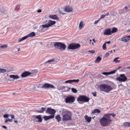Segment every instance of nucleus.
Instances as JSON below:
<instances>
[{"instance_id": "1", "label": "nucleus", "mask_w": 130, "mask_h": 130, "mask_svg": "<svg viewBox=\"0 0 130 130\" xmlns=\"http://www.w3.org/2000/svg\"><path fill=\"white\" fill-rule=\"evenodd\" d=\"M116 116L114 113L106 114L100 119V122L101 125L103 127L107 126L112 121V119Z\"/></svg>"}, {"instance_id": "2", "label": "nucleus", "mask_w": 130, "mask_h": 130, "mask_svg": "<svg viewBox=\"0 0 130 130\" xmlns=\"http://www.w3.org/2000/svg\"><path fill=\"white\" fill-rule=\"evenodd\" d=\"M59 112V113L62 116L63 121H67L71 119L72 113L68 110L63 108H61Z\"/></svg>"}, {"instance_id": "3", "label": "nucleus", "mask_w": 130, "mask_h": 130, "mask_svg": "<svg viewBox=\"0 0 130 130\" xmlns=\"http://www.w3.org/2000/svg\"><path fill=\"white\" fill-rule=\"evenodd\" d=\"M101 91L108 93L112 89L111 86L108 85L103 84H101L99 86Z\"/></svg>"}, {"instance_id": "4", "label": "nucleus", "mask_w": 130, "mask_h": 130, "mask_svg": "<svg viewBox=\"0 0 130 130\" xmlns=\"http://www.w3.org/2000/svg\"><path fill=\"white\" fill-rule=\"evenodd\" d=\"M54 44V46L55 48L61 51L64 50L66 48V45L61 42H55Z\"/></svg>"}, {"instance_id": "5", "label": "nucleus", "mask_w": 130, "mask_h": 130, "mask_svg": "<svg viewBox=\"0 0 130 130\" xmlns=\"http://www.w3.org/2000/svg\"><path fill=\"white\" fill-rule=\"evenodd\" d=\"M35 32H30L29 34H28L26 36H24L21 38L19 39L18 41V42H20L29 37H32L34 36H35Z\"/></svg>"}, {"instance_id": "6", "label": "nucleus", "mask_w": 130, "mask_h": 130, "mask_svg": "<svg viewBox=\"0 0 130 130\" xmlns=\"http://www.w3.org/2000/svg\"><path fill=\"white\" fill-rule=\"evenodd\" d=\"M80 46V45L79 44L73 43L70 44L68 48L70 49L74 50L79 48Z\"/></svg>"}, {"instance_id": "7", "label": "nucleus", "mask_w": 130, "mask_h": 130, "mask_svg": "<svg viewBox=\"0 0 130 130\" xmlns=\"http://www.w3.org/2000/svg\"><path fill=\"white\" fill-rule=\"evenodd\" d=\"M116 79L120 82H124L127 79V78L124 74H120L119 76Z\"/></svg>"}, {"instance_id": "8", "label": "nucleus", "mask_w": 130, "mask_h": 130, "mask_svg": "<svg viewBox=\"0 0 130 130\" xmlns=\"http://www.w3.org/2000/svg\"><path fill=\"white\" fill-rule=\"evenodd\" d=\"M89 100V98L84 95L79 96L77 99V100L78 101H83L84 102H88Z\"/></svg>"}, {"instance_id": "9", "label": "nucleus", "mask_w": 130, "mask_h": 130, "mask_svg": "<svg viewBox=\"0 0 130 130\" xmlns=\"http://www.w3.org/2000/svg\"><path fill=\"white\" fill-rule=\"evenodd\" d=\"M74 97L73 96H68L65 98V101L66 103H71L75 101Z\"/></svg>"}, {"instance_id": "10", "label": "nucleus", "mask_w": 130, "mask_h": 130, "mask_svg": "<svg viewBox=\"0 0 130 130\" xmlns=\"http://www.w3.org/2000/svg\"><path fill=\"white\" fill-rule=\"evenodd\" d=\"M42 88L46 89L49 88L55 89V87L53 85L50 84L45 83L41 87Z\"/></svg>"}, {"instance_id": "11", "label": "nucleus", "mask_w": 130, "mask_h": 130, "mask_svg": "<svg viewBox=\"0 0 130 130\" xmlns=\"http://www.w3.org/2000/svg\"><path fill=\"white\" fill-rule=\"evenodd\" d=\"M46 112L50 114H54L55 113L56 111L54 109H52L51 108L49 107L47 108Z\"/></svg>"}, {"instance_id": "12", "label": "nucleus", "mask_w": 130, "mask_h": 130, "mask_svg": "<svg viewBox=\"0 0 130 130\" xmlns=\"http://www.w3.org/2000/svg\"><path fill=\"white\" fill-rule=\"evenodd\" d=\"M34 117L36 118V119L34 120L35 121H37L39 122H41L42 119L40 115L38 116L34 115Z\"/></svg>"}, {"instance_id": "13", "label": "nucleus", "mask_w": 130, "mask_h": 130, "mask_svg": "<svg viewBox=\"0 0 130 130\" xmlns=\"http://www.w3.org/2000/svg\"><path fill=\"white\" fill-rule=\"evenodd\" d=\"M130 40V36L124 37L121 39V41L125 42H127Z\"/></svg>"}, {"instance_id": "14", "label": "nucleus", "mask_w": 130, "mask_h": 130, "mask_svg": "<svg viewBox=\"0 0 130 130\" xmlns=\"http://www.w3.org/2000/svg\"><path fill=\"white\" fill-rule=\"evenodd\" d=\"M104 34L107 35H111V29H105L104 30Z\"/></svg>"}, {"instance_id": "15", "label": "nucleus", "mask_w": 130, "mask_h": 130, "mask_svg": "<svg viewBox=\"0 0 130 130\" xmlns=\"http://www.w3.org/2000/svg\"><path fill=\"white\" fill-rule=\"evenodd\" d=\"M31 73L28 71H25L21 75V76L22 77H25L27 76H29L31 74Z\"/></svg>"}, {"instance_id": "16", "label": "nucleus", "mask_w": 130, "mask_h": 130, "mask_svg": "<svg viewBox=\"0 0 130 130\" xmlns=\"http://www.w3.org/2000/svg\"><path fill=\"white\" fill-rule=\"evenodd\" d=\"M117 71V70H114L111 71L109 72H103L102 73V74L103 75H110L112 74L115 73Z\"/></svg>"}, {"instance_id": "17", "label": "nucleus", "mask_w": 130, "mask_h": 130, "mask_svg": "<svg viewBox=\"0 0 130 130\" xmlns=\"http://www.w3.org/2000/svg\"><path fill=\"white\" fill-rule=\"evenodd\" d=\"M64 11L67 12H71L72 10V7L69 6H66L64 9Z\"/></svg>"}, {"instance_id": "18", "label": "nucleus", "mask_w": 130, "mask_h": 130, "mask_svg": "<svg viewBox=\"0 0 130 130\" xmlns=\"http://www.w3.org/2000/svg\"><path fill=\"white\" fill-rule=\"evenodd\" d=\"M56 23L55 21H53L51 20H50L47 23L48 26L50 27L51 26L54 24Z\"/></svg>"}, {"instance_id": "19", "label": "nucleus", "mask_w": 130, "mask_h": 130, "mask_svg": "<svg viewBox=\"0 0 130 130\" xmlns=\"http://www.w3.org/2000/svg\"><path fill=\"white\" fill-rule=\"evenodd\" d=\"M50 18L55 20H58V18L56 15H50L49 16Z\"/></svg>"}, {"instance_id": "20", "label": "nucleus", "mask_w": 130, "mask_h": 130, "mask_svg": "<svg viewBox=\"0 0 130 130\" xmlns=\"http://www.w3.org/2000/svg\"><path fill=\"white\" fill-rule=\"evenodd\" d=\"M9 77L11 78H12L14 79H17L19 78L18 75H9Z\"/></svg>"}, {"instance_id": "21", "label": "nucleus", "mask_w": 130, "mask_h": 130, "mask_svg": "<svg viewBox=\"0 0 130 130\" xmlns=\"http://www.w3.org/2000/svg\"><path fill=\"white\" fill-rule=\"evenodd\" d=\"M46 108V107H42L41 108V109L39 110H36V112L40 113H43V112L45 110Z\"/></svg>"}, {"instance_id": "22", "label": "nucleus", "mask_w": 130, "mask_h": 130, "mask_svg": "<svg viewBox=\"0 0 130 130\" xmlns=\"http://www.w3.org/2000/svg\"><path fill=\"white\" fill-rule=\"evenodd\" d=\"M85 119L88 122H90L91 121V117H89L88 116L85 115Z\"/></svg>"}, {"instance_id": "23", "label": "nucleus", "mask_w": 130, "mask_h": 130, "mask_svg": "<svg viewBox=\"0 0 130 130\" xmlns=\"http://www.w3.org/2000/svg\"><path fill=\"white\" fill-rule=\"evenodd\" d=\"M7 9L6 8L5 9H4V8H3L1 11V14L3 15V13H4L5 14H6L7 13Z\"/></svg>"}, {"instance_id": "24", "label": "nucleus", "mask_w": 130, "mask_h": 130, "mask_svg": "<svg viewBox=\"0 0 130 130\" xmlns=\"http://www.w3.org/2000/svg\"><path fill=\"white\" fill-rule=\"evenodd\" d=\"M100 112V110L98 109H95L93 110L92 111L91 113L92 114H94L95 113H99Z\"/></svg>"}, {"instance_id": "25", "label": "nucleus", "mask_w": 130, "mask_h": 130, "mask_svg": "<svg viewBox=\"0 0 130 130\" xmlns=\"http://www.w3.org/2000/svg\"><path fill=\"white\" fill-rule=\"evenodd\" d=\"M40 27H41V29L42 30L43 29V28L49 27L47 23L45 25H42L40 26Z\"/></svg>"}, {"instance_id": "26", "label": "nucleus", "mask_w": 130, "mask_h": 130, "mask_svg": "<svg viewBox=\"0 0 130 130\" xmlns=\"http://www.w3.org/2000/svg\"><path fill=\"white\" fill-rule=\"evenodd\" d=\"M55 118L58 122L60 121L61 120V117H60V115H57L55 117Z\"/></svg>"}, {"instance_id": "27", "label": "nucleus", "mask_w": 130, "mask_h": 130, "mask_svg": "<svg viewBox=\"0 0 130 130\" xmlns=\"http://www.w3.org/2000/svg\"><path fill=\"white\" fill-rule=\"evenodd\" d=\"M117 30V28L115 27H113L111 30V34L112 33L116 32Z\"/></svg>"}, {"instance_id": "28", "label": "nucleus", "mask_w": 130, "mask_h": 130, "mask_svg": "<svg viewBox=\"0 0 130 130\" xmlns=\"http://www.w3.org/2000/svg\"><path fill=\"white\" fill-rule=\"evenodd\" d=\"M83 22L82 21H80V22L79 26V29L80 30H81L83 27Z\"/></svg>"}, {"instance_id": "29", "label": "nucleus", "mask_w": 130, "mask_h": 130, "mask_svg": "<svg viewBox=\"0 0 130 130\" xmlns=\"http://www.w3.org/2000/svg\"><path fill=\"white\" fill-rule=\"evenodd\" d=\"M101 58L99 56H98L95 60V62H99L101 60Z\"/></svg>"}, {"instance_id": "30", "label": "nucleus", "mask_w": 130, "mask_h": 130, "mask_svg": "<svg viewBox=\"0 0 130 130\" xmlns=\"http://www.w3.org/2000/svg\"><path fill=\"white\" fill-rule=\"evenodd\" d=\"M116 14L115 11H114L112 10L110 11V15L115 16Z\"/></svg>"}, {"instance_id": "31", "label": "nucleus", "mask_w": 130, "mask_h": 130, "mask_svg": "<svg viewBox=\"0 0 130 130\" xmlns=\"http://www.w3.org/2000/svg\"><path fill=\"white\" fill-rule=\"evenodd\" d=\"M79 81V79H72V83H77Z\"/></svg>"}, {"instance_id": "32", "label": "nucleus", "mask_w": 130, "mask_h": 130, "mask_svg": "<svg viewBox=\"0 0 130 130\" xmlns=\"http://www.w3.org/2000/svg\"><path fill=\"white\" fill-rule=\"evenodd\" d=\"M71 90L72 92L74 93H76L77 92V90L74 88H71Z\"/></svg>"}, {"instance_id": "33", "label": "nucleus", "mask_w": 130, "mask_h": 130, "mask_svg": "<svg viewBox=\"0 0 130 130\" xmlns=\"http://www.w3.org/2000/svg\"><path fill=\"white\" fill-rule=\"evenodd\" d=\"M6 72V70L3 69H0V73H4Z\"/></svg>"}, {"instance_id": "34", "label": "nucleus", "mask_w": 130, "mask_h": 130, "mask_svg": "<svg viewBox=\"0 0 130 130\" xmlns=\"http://www.w3.org/2000/svg\"><path fill=\"white\" fill-rule=\"evenodd\" d=\"M119 58V57H117L115 58L114 59V61L116 63L119 62H120V61L118 60V59Z\"/></svg>"}, {"instance_id": "35", "label": "nucleus", "mask_w": 130, "mask_h": 130, "mask_svg": "<svg viewBox=\"0 0 130 130\" xmlns=\"http://www.w3.org/2000/svg\"><path fill=\"white\" fill-rule=\"evenodd\" d=\"M7 46V45L6 44H5L4 45H1L0 46V48H5Z\"/></svg>"}, {"instance_id": "36", "label": "nucleus", "mask_w": 130, "mask_h": 130, "mask_svg": "<svg viewBox=\"0 0 130 130\" xmlns=\"http://www.w3.org/2000/svg\"><path fill=\"white\" fill-rule=\"evenodd\" d=\"M43 118L45 121L49 119L48 116H44L43 117Z\"/></svg>"}, {"instance_id": "37", "label": "nucleus", "mask_w": 130, "mask_h": 130, "mask_svg": "<svg viewBox=\"0 0 130 130\" xmlns=\"http://www.w3.org/2000/svg\"><path fill=\"white\" fill-rule=\"evenodd\" d=\"M65 83H69L70 84L72 83V80H67L65 82Z\"/></svg>"}, {"instance_id": "38", "label": "nucleus", "mask_w": 130, "mask_h": 130, "mask_svg": "<svg viewBox=\"0 0 130 130\" xmlns=\"http://www.w3.org/2000/svg\"><path fill=\"white\" fill-rule=\"evenodd\" d=\"M8 121H9L11 122L12 121V119H9L8 118V119H6L5 121V123H7Z\"/></svg>"}, {"instance_id": "39", "label": "nucleus", "mask_w": 130, "mask_h": 130, "mask_svg": "<svg viewBox=\"0 0 130 130\" xmlns=\"http://www.w3.org/2000/svg\"><path fill=\"white\" fill-rule=\"evenodd\" d=\"M102 47L103 49L104 50L106 49L107 48L106 46V44L105 43L103 44Z\"/></svg>"}, {"instance_id": "40", "label": "nucleus", "mask_w": 130, "mask_h": 130, "mask_svg": "<svg viewBox=\"0 0 130 130\" xmlns=\"http://www.w3.org/2000/svg\"><path fill=\"white\" fill-rule=\"evenodd\" d=\"M129 122L124 123H123V125L125 126H128Z\"/></svg>"}, {"instance_id": "41", "label": "nucleus", "mask_w": 130, "mask_h": 130, "mask_svg": "<svg viewBox=\"0 0 130 130\" xmlns=\"http://www.w3.org/2000/svg\"><path fill=\"white\" fill-rule=\"evenodd\" d=\"M54 114H52V115L48 116L49 119L52 118H54Z\"/></svg>"}, {"instance_id": "42", "label": "nucleus", "mask_w": 130, "mask_h": 130, "mask_svg": "<svg viewBox=\"0 0 130 130\" xmlns=\"http://www.w3.org/2000/svg\"><path fill=\"white\" fill-rule=\"evenodd\" d=\"M9 116H10V115L7 114H5L3 115V117L5 118H7Z\"/></svg>"}, {"instance_id": "43", "label": "nucleus", "mask_w": 130, "mask_h": 130, "mask_svg": "<svg viewBox=\"0 0 130 130\" xmlns=\"http://www.w3.org/2000/svg\"><path fill=\"white\" fill-rule=\"evenodd\" d=\"M92 94L95 97L96 96V92H93L92 93Z\"/></svg>"}, {"instance_id": "44", "label": "nucleus", "mask_w": 130, "mask_h": 130, "mask_svg": "<svg viewBox=\"0 0 130 130\" xmlns=\"http://www.w3.org/2000/svg\"><path fill=\"white\" fill-rule=\"evenodd\" d=\"M54 60H55L54 59V58H53V59H51L49 60H48L46 62H49L53 61H54Z\"/></svg>"}, {"instance_id": "45", "label": "nucleus", "mask_w": 130, "mask_h": 130, "mask_svg": "<svg viewBox=\"0 0 130 130\" xmlns=\"http://www.w3.org/2000/svg\"><path fill=\"white\" fill-rule=\"evenodd\" d=\"M88 52L90 53H95V51L94 50H89L88 51Z\"/></svg>"}, {"instance_id": "46", "label": "nucleus", "mask_w": 130, "mask_h": 130, "mask_svg": "<svg viewBox=\"0 0 130 130\" xmlns=\"http://www.w3.org/2000/svg\"><path fill=\"white\" fill-rule=\"evenodd\" d=\"M105 17L104 15L102 14L101 15V17L99 19L100 20L101 19Z\"/></svg>"}, {"instance_id": "47", "label": "nucleus", "mask_w": 130, "mask_h": 130, "mask_svg": "<svg viewBox=\"0 0 130 130\" xmlns=\"http://www.w3.org/2000/svg\"><path fill=\"white\" fill-rule=\"evenodd\" d=\"M99 20H100V19H99L95 21L94 22V24H97L98 23L99 21Z\"/></svg>"}, {"instance_id": "48", "label": "nucleus", "mask_w": 130, "mask_h": 130, "mask_svg": "<svg viewBox=\"0 0 130 130\" xmlns=\"http://www.w3.org/2000/svg\"><path fill=\"white\" fill-rule=\"evenodd\" d=\"M67 89L65 90V91H68L70 89V87H67Z\"/></svg>"}, {"instance_id": "49", "label": "nucleus", "mask_w": 130, "mask_h": 130, "mask_svg": "<svg viewBox=\"0 0 130 130\" xmlns=\"http://www.w3.org/2000/svg\"><path fill=\"white\" fill-rule=\"evenodd\" d=\"M109 55V54L108 53H106L105 54V56L106 57H107Z\"/></svg>"}, {"instance_id": "50", "label": "nucleus", "mask_w": 130, "mask_h": 130, "mask_svg": "<svg viewBox=\"0 0 130 130\" xmlns=\"http://www.w3.org/2000/svg\"><path fill=\"white\" fill-rule=\"evenodd\" d=\"M109 15H110V14H109V12H107L104 15L105 17L108 16Z\"/></svg>"}, {"instance_id": "51", "label": "nucleus", "mask_w": 130, "mask_h": 130, "mask_svg": "<svg viewBox=\"0 0 130 130\" xmlns=\"http://www.w3.org/2000/svg\"><path fill=\"white\" fill-rule=\"evenodd\" d=\"M10 116L12 119H13L14 117V116L13 114L11 115Z\"/></svg>"}, {"instance_id": "52", "label": "nucleus", "mask_w": 130, "mask_h": 130, "mask_svg": "<svg viewBox=\"0 0 130 130\" xmlns=\"http://www.w3.org/2000/svg\"><path fill=\"white\" fill-rule=\"evenodd\" d=\"M18 49V48L15 47L14 48V49H13V50L15 52H16V51H17V50Z\"/></svg>"}, {"instance_id": "53", "label": "nucleus", "mask_w": 130, "mask_h": 130, "mask_svg": "<svg viewBox=\"0 0 130 130\" xmlns=\"http://www.w3.org/2000/svg\"><path fill=\"white\" fill-rule=\"evenodd\" d=\"M42 10L41 9H39L37 11L38 13H40L41 12Z\"/></svg>"}, {"instance_id": "54", "label": "nucleus", "mask_w": 130, "mask_h": 130, "mask_svg": "<svg viewBox=\"0 0 130 130\" xmlns=\"http://www.w3.org/2000/svg\"><path fill=\"white\" fill-rule=\"evenodd\" d=\"M128 9V8L126 6H125L124 8L123 9V10H121V11H122L123 10H124V9H125L126 10L127 9Z\"/></svg>"}, {"instance_id": "55", "label": "nucleus", "mask_w": 130, "mask_h": 130, "mask_svg": "<svg viewBox=\"0 0 130 130\" xmlns=\"http://www.w3.org/2000/svg\"><path fill=\"white\" fill-rule=\"evenodd\" d=\"M2 127L3 128H4L5 129H6V128H7V127L5 126H4V125H3L2 126Z\"/></svg>"}, {"instance_id": "56", "label": "nucleus", "mask_w": 130, "mask_h": 130, "mask_svg": "<svg viewBox=\"0 0 130 130\" xmlns=\"http://www.w3.org/2000/svg\"><path fill=\"white\" fill-rule=\"evenodd\" d=\"M110 43V41H108L107 42H105V43L106 44V43H107V44H109Z\"/></svg>"}, {"instance_id": "57", "label": "nucleus", "mask_w": 130, "mask_h": 130, "mask_svg": "<svg viewBox=\"0 0 130 130\" xmlns=\"http://www.w3.org/2000/svg\"><path fill=\"white\" fill-rule=\"evenodd\" d=\"M59 12L60 14H61L62 15L64 14H65V13H62V12H61L60 11H59Z\"/></svg>"}, {"instance_id": "58", "label": "nucleus", "mask_w": 130, "mask_h": 130, "mask_svg": "<svg viewBox=\"0 0 130 130\" xmlns=\"http://www.w3.org/2000/svg\"><path fill=\"white\" fill-rule=\"evenodd\" d=\"M66 88V86H62L61 89H62L65 88Z\"/></svg>"}, {"instance_id": "59", "label": "nucleus", "mask_w": 130, "mask_h": 130, "mask_svg": "<svg viewBox=\"0 0 130 130\" xmlns=\"http://www.w3.org/2000/svg\"><path fill=\"white\" fill-rule=\"evenodd\" d=\"M14 122L15 123H17L18 122V121L17 120H14Z\"/></svg>"}, {"instance_id": "60", "label": "nucleus", "mask_w": 130, "mask_h": 130, "mask_svg": "<svg viewBox=\"0 0 130 130\" xmlns=\"http://www.w3.org/2000/svg\"><path fill=\"white\" fill-rule=\"evenodd\" d=\"M121 68V67H118V69L117 70H117V71L120 68Z\"/></svg>"}, {"instance_id": "61", "label": "nucleus", "mask_w": 130, "mask_h": 130, "mask_svg": "<svg viewBox=\"0 0 130 130\" xmlns=\"http://www.w3.org/2000/svg\"><path fill=\"white\" fill-rule=\"evenodd\" d=\"M127 69H130V67H127Z\"/></svg>"}, {"instance_id": "62", "label": "nucleus", "mask_w": 130, "mask_h": 130, "mask_svg": "<svg viewBox=\"0 0 130 130\" xmlns=\"http://www.w3.org/2000/svg\"><path fill=\"white\" fill-rule=\"evenodd\" d=\"M128 127H130V122H129Z\"/></svg>"}, {"instance_id": "63", "label": "nucleus", "mask_w": 130, "mask_h": 130, "mask_svg": "<svg viewBox=\"0 0 130 130\" xmlns=\"http://www.w3.org/2000/svg\"><path fill=\"white\" fill-rule=\"evenodd\" d=\"M18 50L17 51V52H19V51H20L19 48H18Z\"/></svg>"}, {"instance_id": "64", "label": "nucleus", "mask_w": 130, "mask_h": 130, "mask_svg": "<svg viewBox=\"0 0 130 130\" xmlns=\"http://www.w3.org/2000/svg\"><path fill=\"white\" fill-rule=\"evenodd\" d=\"M89 41L90 42V43H91V42L92 41V40H91L90 39V40Z\"/></svg>"}]
</instances>
